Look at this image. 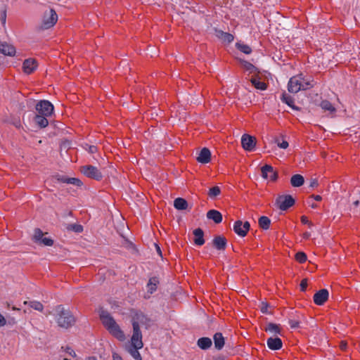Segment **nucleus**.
<instances>
[{"mask_svg": "<svg viewBox=\"0 0 360 360\" xmlns=\"http://www.w3.org/2000/svg\"><path fill=\"white\" fill-rule=\"evenodd\" d=\"M315 85V81L311 76L300 74L292 77L288 84L289 92L296 94L300 91L309 89Z\"/></svg>", "mask_w": 360, "mask_h": 360, "instance_id": "obj_1", "label": "nucleus"}, {"mask_svg": "<svg viewBox=\"0 0 360 360\" xmlns=\"http://www.w3.org/2000/svg\"><path fill=\"white\" fill-rule=\"evenodd\" d=\"M100 318L105 328L112 336L120 341L125 340L124 332L108 312L102 311L100 314Z\"/></svg>", "mask_w": 360, "mask_h": 360, "instance_id": "obj_2", "label": "nucleus"}, {"mask_svg": "<svg viewBox=\"0 0 360 360\" xmlns=\"http://www.w3.org/2000/svg\"><path fill=\"white\" fill-rule=\"evenodd\" d=\"M56 320L58 326L64 328H68L75 322V319L71 312L65 310L60 305L56 308Z\"/></svg>", "mask_w": 360, "mask_h": 360, "instance_id": "obj_3", "label": "nucleus"}, {"mask_svg": "<svg viewBox=\"0 0 360 360\" xmlns=\"http://www.w3.org/2000/svg\"><path fill=\"white\" fill-rule=\"evenodd\" d=\"M133 334L131 338V345L136 348H142L143 343L142 341V334L140 330L139 323L138 321L133 320Z\"/></svg>", "mask_w": 360, "mask_h": 360, "instance_id": "obj_4", "label": "nucleus"}, {"mask_svg": "<svg viewBox=\"0 0 360 360\" xmlns=\"http://www.w3.org/2000/svg\"><path fill=\"white\" fill-rule=\"evenodd\" d=\"M36 110L39 115L51 116L53 112V105L49 101H40L36 105Z\"/></svg>", "mask_w": 360, "mask_h": 360, "instance_id": "obj_5", "label": "nucleus"}, {"mask_svg": "<svg viewBox=\"0 0 360 360\" xmlns=\"http://www.w3.org/2000/svg\"><path fill=\"white\" fill-rule=\"evenodd\" d=\"M80 170L84 175L89 178L96 180H100L102 179V174L96 167L85 165L82 167Z\"/></svg>", "mask_w": 360, "mask_h": 360, "instance_id": "obj_6", "label": "nucleus"}, {"mask_svg": "<svg viewBox=\"0 0 360 360\" xmlns=\"http://www.w3.org/2000/svg\"><path fill=\"white\" fill-rule=\"evenodd\" d=\"M58 20V15L53 9H51L48 13H45L42 22L44 29H49L53 27Z\"/></svg>", "mask_w": 360, "mask_h": 360, "instance_id": "obj_7", "label": "nucleus"}, {"mask_svg": "<svg viewBox=\"0 0 360 360\" xmlns=\"http://www.w3.org/2000/svg\"><path fill=\"white\" fill-rule=\"evenodd\" d=\"M250 225L248 221H242L240 220H238L234 222L233 224V231L235 233L240 237H244L247 235L250 229Z\"/></svg>", "mask_w": 360, "mask_h": 360, "instance_id": "obj_8", "label": "nucleus"}, {"mask_svg": "<svg viewBox=\"0 0 360 360\" xmlns=\"http://www.w3.org/2000/svg\"><path fill=\"white\" fill-rule=\"evenodd\" d=\"M276 203L281 210H286L292 207L295 200L291 195H282L276 200Z\"/></svg>", "mask_w": 360, "mask_h": 360, "instance_id": "obj_9", "label": "nucleus"}, {"mask_svg": "<svg viewBox=\"0 0 360 360\" xmlns=\"http://www.w3.org/2000/svg\"><path fill=\"white\" fill-rule=\"evenodd\" d=\"M241 143L245 150L252 151L255 148V138L248 134H243L241 138Z\"/></svg>", "mask_w": 360, "mask_h": 360, "instance_id": "obj_10", "label": "nucleus"}, {"mask_svg": "<svg viewBox=\"0 0 360 360\" xmlns=\"http://www.w3.org/2000/svg\"><path fill=\"white\" fill-rule=\"evenodd\" d=\"M261 172L262 176L265 179L274 181L277 179L278 174L271 165H266L263 166L261 169Z\"/></svg>", "mask_w": 360, "mask_h": 360, "instance_id": "obj_11", "label": "nucleus"}, {"mask_svg": "<svg viewBox=\"0 0 360 360\" xmlns=\"http://www.w3.org/2000/svg\"><path fill=\"white\" fill-rule=\"evenodd\" d=\"M38 67V63L34 58H28L24 60L22 63L23 72L30 75L34 72Z\"/></svg>", "mask_w": 360, "mask_h": 360, "instance_id": "obj_12", "label": "nucleus"}, {"mask_svg": "<svg viewBox=\"0 0 360 360\" xmlns=\"http://www.w3.org/2000/svg\"><path fill=\"white\" fill-rule=\"evenodd\" d=\"M329 292L326 289H321L314 295V302L317 305H323L328 299Z\"/></svg>", "mask_w": 360, "mask_h": 360, "instance_id": "obj_13", "label": "nucleus"}, {"mask_svg": "<svg viewBox=\"0 0 360 360\" xmlns=\"http://www.w3.org/2000/svg\"><path fill=\"white\" fill-rule=\"evenodd\" d=\"M15 48L6 42L0 41V53L8 56H13L15 54Z\"/></svg>", "mask_w": 360, "mask_h": 360, "instance_id": "obj_14", "label": "nucleus"}, {"mask_svg": "<svg viewBox=\"0 0 360 360\" xmlns=\"http://www.w3.org/2000/svg\"><path fill=\"white\" fill-rule=\"evenodd\" d=\"M211 159V152L207 148H203L199 153V155L197 158L198 162L202 164H207L210 161Z\"/></svg>", "mask_w": 360, "mask_h": 360, "instance_id": "obj_15", "label": "nucleus"}, {"mask_svg": "<svg viewBox=\"0 0 360 360\" xmlns=\"http://www.w3.org/2000/svg\"><path fill=\"white\" fill-rule=\"evenodd\" d=\"M268 347L271 350H278L282 347V340L279 338H269L266 340Z\"/></svg>", "mask_w": 360, "mask_h": 360, "instance_id": "obj_16", "label": "nucleus"}, {"mask_svg": "<svg viewBox=\"0 0 360 360\" xmlns=\"http://www.w3.org/2000/svg\"><path fill=\"white\" fill-rule=\"evenodd\" d=\"M194 243L195 245L201 246L205 243L203 231L200 229H195L193 231Z\"/></svg>", "mask_w": 360, "mask_h": 360, "instance_id": "obj_17", "label": "nucleus"}, {"mask_svg": "<svg viewBox=\"0 0 360 360\" xmlns=\"http://www.w3.org/2000/svg\"><path fill=\"white\" fill-rule=\"evenodd\" d=\"M207 217L212 220L216 224H219L222 221V214L216 210H210L207 213Z\"/></svg>", "mask_w": 360, "mask_h": 360, "instance_id": "obj_18", "label": "nucleus"}, {"mask_svg": "<svg viewBox=\"0 0 360 360\" xmlns=\"http://www.w3.org/2000/svg\"><path fill=\"white\" fill-rule=\"evenodd\" d=\"M214 246L219 250H224L226 246V239L221 236H216L213 239Z\"/></svg>", "mask_w": 360, "mask_h": 360, "instance_id": "obj_19", "label": "nucleus"}, {"mask_svg": "<svg viewBox=\"0 0 360 360\" xmlns=\"http://www.w3.org/2000/svg\"><path fill=\"white\" fill-rule=\"evenodd\" d=\"M212 342L210 338H200L197 341V345L203 350L209 349L212 346Z\"/></svg>", "mask_w": 360, "mask_h": 360, "instance_id": "obj_20", "label": "nucleus"}, {"mask_svg": "<svg viewBox=\"0 0 360 360\" xmlns=\"http://www.w3.org/2000/svg\"><path fill=\"white\" fill-rule=\"evenodd\" d=\"M217 37L224 42L231 43L233 41L234 37L233 34L223 32L221 30H217L216 32Z\"/></svg>", "mask_w": 360, "mask_h": 360, "instance_id": "obj_21", "label": "nucleus"}, {"mask_svg": "<svg viewBox=\"0 0 360 360\" xmlns=\"http://www.w3.org/2000/svg\"><path fill=\"white\" fill-rule=\"evenodd\" d=\"M214 347L217 349L220 350L224 345V338L221 333H217L214 335Z\"/></svg>", "mask_w": 360, "mask_h": 360, "instance_id": "obj_22", "label": "nucleus"}, {"mask_svg": "<svg viewBox=\"0 0 360 360\" xmlns=\"http://www.w3.org/2000/svg\"><path fill=\"white\" fill-rule=\"evenodd\" d=\"M241 67L244 69L245 71L248 72L250 74L257 72V68L250 63L248 61L240 60Z\"/></svg>", "mask_w": 360, "mask_h": 360, "instance_id": "obj_23", "label": "nucleus"}, {"mask_svg": "<svg viewBox=\"0 0 360 360\" xmlns=\"http://www.w3.org/2000/svg\"><path fill=\"white\" fill-rule=\"evenodd\" d=\"M304 177L300 174H295L290 179V184L294 187H300L304 184Z\"/></svg>", "mask_w": 360, "mask_h": 360, "instance_id": "obj_24", "label": "nucleus"}, {"mask_svg": "<svg viewBox=\"0 0 360 360\" xmlns=\"http://www.w3.org/2000/svg\"><path fill=\"white\" fill-rule=\"evenodd\" d=\"M174 206L176 210H184L188 207L187 201L181 198H178L174 201Z\"/></svg>", "mask_w": 360, "mask_h": 360, "instance_id": "obj_25", "label": "nucleus"}, {"mask_svg": "<svg viewBox=\"0 0 360 360\" xmlns=\"http://www.w3.org/2000/svg\"><path fill=\"white\" fill-rule=\"evenodd\" d=\"M47 117L48 116L37 114L34 117V120L39 127L44 128L49 124Z\"/></svg>", "mask_w": 360, "mask_h": 360, "instance_id": "obj_26", "label": "nucleus"}, {"mask_svg": "<svg viewBox=\"0 0 360 360\" xmlns=\"http://www.w3.org/2000/svg\"><path fill=\"white\" fill-rule=\"evenodd\" d=\"M320 106L323 110L328 111L330 114L335 113L336 111L333 105L327 100L322 101L320 103Z\"/></svg>", "mask_w": 360, "mask_h": 360, "instance_id": "obj_27", "label": "nucleus"}, {"mask_svg": "<svg viewBox=\"0 0 360 360\" xmlns=\"http://www.w3.org/2000/svg\"><path fill=\"white\" fill-rule=\"evenodd\" d=\"M140 349L141 348L129 346L127 350L135 360H142L141 354L139 352Z\"/></svg>", "mask_w": 360, "mask_h": 360, "instance_id": "obj_28", "label": "nucleus"}, {"mask_svg": "<svg viewBox=\"0 0 360 360\" xmlns=\"http://www.w3.org/2000/svg\"><path fill=\"white\" fill-rule=\"evenodd\" d=\"M158 283V280L157 278L153 277L150 278L147 285V290L150 294L153 293L156 290Z\"/></svg>", "mask_w": 360, "mask_h": 360, "instance_id": "obj_29", "label": "nucleus"}, {"mask_svg": "<svg viewBox=\"0 0 360 360\" xmlns=\"http://www.w3.org/2000/svg\"><path fill=\"white\" fill-rule=\"evenodd\" d=\"M258 223L260 228L264 230H267L270 226L271 220L269 217L262 216L259 219Z\"/></svg>", "mask_w": 360, "mask_h": 360, "instance_id": "obj_30", "label": "nucleus"}, {"mask_svg": "<svg viewBox=\"0 0 360 360\" xmlns=\"http://www.w3.org/2000/svg\"><path fill=\"white\" fill-rule=\"evenodd\" d=\"M250 81L252 85L257 89L264 91L266 90L267 88V85L266 84V83H264V82H261L256 78H252Z\"/></svg>", "mask_w": 360, "mask_h": 360, "instance_id": "obj_31", "label": "nucleus"}, {"mask_svg": "<svg viewBox=\"0 0 360 360\" xmlns=\"http://www.w3.org/2000/svg\"><path fill=\"white\" fill-rule=\"evenodd\" d=\"M24 304H29V306L31 308H32L37 311H41L44 308L42 304L38 301H30L29 302H25Z\"/></svg>", "mask_w": 360, "mask_h": 360, "instance_id": "obj_32", "label": "nucleus"}, {"mask_svg": "<svg viewBox=\"0 0 360 360\" xmlns=\"http://www.w3.org/2000/svg\"><path fill=\"white\" fill-rule=\"evenodd\" d=\"M236 46L239 51L245 54H250L252 53V49L247 44L237 43Z\"/></svg>", "mask_w": 360, "mask_h": 360, "instance_id": "obj_33", "label": "nucleus"}, {"mask_svg": "<svg viewBox=\"0 0 360 360\" xmlns=\"http://www.w3.org/2000/svg\"><path fill=\"white\" fill-rule=\"evenodd\" d=\"M266 331L270 332L271 333H280L279 326L275 323H270L266 327Z\"/></svg>", "mask_w": 360, "mask_h": 360, "instance_id": "obj_34", "label": "nucleus"}, {"mask_svg": "<svg viewBox=\"0 0 360 360\" xmlns=\"http://www.w3.org/2000/svg\"><path fill=\"white\" fill-rule=\"evenodd\" d=\"M67 229L75 233H81L83 231V226L78 224H70L68 225Z\"/></svg>", "mask_w": 360, "mask_h": 360, "instance_id": "obj_35", "label": "nucleus"}, {"mask_svg": "<svg viewBox=\"0 0 360 360\" xmlns=\"http://www.w3.org/2000/svg\"><path fill=\"white\" fill-rule=\"evenodd\" d=\"M221 193V190L219 186H214L211 188L208 192V195L210 198H214Z\"/></svg>", "mask_w": 360, "mask_h": 360, "instance_id": "obj_36", "label": "nucleus"}, {"mask_svg": "<svg viewBox=\"0 0 360 360\" xmlns=\"http://www.w3.org/2000/svg\"><path fill=\"white\" fill-rule=\"evenodd\" d=\"M44 233L41 231V229H36L34 230V236H33V238H34V240L36 242V243H39L41 239L44 237Z\"/></svg>", "mask_w": 360, "mask_h": 360, "instance_id": "obj_37", "label": "nucleus"}, {"mask_svg": "<svg viewBox=\"0 0 360 360\" xmlns=\"http://www.w3.org/2000/svg\"><path fill=\"white\" fill-rule=\"evenodd\" d=\"M295 259L297 262L302 264L307 261V257L305 253L300 252L295 255Z\"/></svg>", "mask_w": 360, "mask_h": 360, "instance_id": "obj_38", "label": "nucleus"}, {"mask_svg": "<svg viewBox=\"0 0 360 360\" xmlns=\"http://www.w3.org/2000/svg\"><path fill=\"white\" fill-rule=\"evenodd\" d=\"M38 243L45 246H52L53 245V240L51 238L44 236Z\"/></svg>", "mask_w": 360, "mask_h": 360, "instance_id": "obj_39", "label": "nucleus"}, {"mask_svg": "<svg viewBox=\"0 0 360 360\" xmlns=\"http://www.w3.org/2000/svg\"><path fill=\"white\" fill-rule=\"evenodd\" d=\"M282 101H283V102H284L285 103H286L288 105H289L290 107H292L294 103L293 99L290 96H288L285 94H283Z\"/></svg>", "mask_w": 360, "mask_h": 360, "instance_id": "obj_40", "label": "nucleus"}, {"mask_svg": "<svg viewBox=\"0 0 360 360\" xmlns=\"http://www.w3.org/2000/svg\"><path fill=\"white\" fill-rule=\"evenodd\" d=\"M65 181H66V184H72V185H75L77 186H80L82 184V181L79 179H77V178H68Z\"/></svg>", "mask_w": 360, "mask_h": 360, "instance_id": "obj_41", "label": "nucleus"}, {"mask_svg": "<svg viewBox=\"0 0 360 360\" xmlns=\"http://www.w3.org/2000/svg\"><path fill=\"white\" fill-rule=\"evenodd\" d=\"M276 143H277L279 148L283 149H286L289 146L288 142L286 141H283L282 142H280L278 140H276Z\"/></svg>", "mask_w": 360, "mask_h": 360, "instance_id": "obj_42", "label": "nucleus"}, {"mask_svg": "<svg viewBox=\"0 0 360 360\" xmlns=\"http://www.w3.org/2000/svg\"><path fill=\"white\" fill-rule=\"evenodd\" d=\"M269 304L266 302H262L261 304V307H260V309H261V311L263 313V314H268L269 313V311H268V309H269Z\"/></svg>", "mask_w": 360, "mask_h": 360, "instance_id": "obj_43", "label": "nucleus"}, {"mask_svg": "<svg viewBox=\"0 0 360 360\" xmlns=\"http://www.w3.org/2000/svg\"><path fill=\"white\" fill-rule=\"evenodd\" d=\"M301 222L304 224H308L309 227L313 226V224L310 222L306 216L301 217Z\"/></svg>", "mask_w": 360, "mask_h": 360, "instance_id": "obj_44", "label": "nucleus"}, {"mask_svg": "<svg viewBox=\"0 0 360 360\" xmlns=\"http://www.w3.org/2000/svg\"><path fill=\"white\" fill-rule=\"evenodd\" d=\"M307 287V281L306 279H303L300 283V290L301 291H305Z\"/></svg>", "mask_w": 360, "mask_h": 360, "instance_id": "obj_45", "label": "nucleus"}, {"mask_svg": "<svg viewBox=\"0 0 360 360\" xmlns=\"http://www.w3.org/2000/svg\"><path fill=\"white\" fill-rule=\"evenodd\" d=\"M6 323V321L4 316L0 314V327L5 326Z\"/></svg>", "mask_w": 360, "mask_h": 360, "instance_id": "obj_46", "label": "nucleus"}, {"mask_svg": "<svg viewBox=\"0 0 360 360\" xmlns=\"http://www.w3.org/2000/svg\"><path fill=\"white\" fill-rule=\"evenodd\" d=\"M112 360H123L122 356L117 353L112 354Z\"/></svg>", "mask_w": 360, "mask_h": 360, "instance_id": "obj_47", "label": "nucleus"}, {"mask_svg": "<svg viewBox=\"0 0 360 360\" xmlns=\"http://www.w3.org/2000/svg\"><path fill=\"white\" fill-rule=\"evenodd\" d=\"M96 150H97V148L96 146H89V151L91 153H94L95 152H96Z\"/></svg>", "mask_w": 360, "mask_h": 360, "instance_id": "obj_48", "label": "nucleus"}, {"mask_svg": "<svg viewBox=\"0 0 360 360\" xmlns=\"http://www.w3.org/2000/svg\"><path fill=\"white\" fill-rule=\"evenodd\" d=\"M67 352H68L70 355H71V356H75V351H74V350H72V349H70V348H68V349H67Z\"/></svg>", "mask_w": 360, "mask_h": 360, "instance_id": "obj_49", "label": "nucleus"}, {"mask_svg": "<svg viewBox=\"0 0 360 360\" xmlns=\"http://www.w3.org/2000/svg\"><path fill=\"white\" fill-rule=\"evenodd\" d=\"M313 198L316 201H321L322 200V197L319 195H313Z\"/></svg>", "mask_w": 360, "mask_h": 360, "instance_id": "obj_50", "label": "nucleus"}, {"mask_svg": "<svg viewBox=\"0 0 360 360\" xmlns=\"http://www.w3.org/2000/svg\"><path fill=\"white\" fill-rule=\"evenodd\" d=\"M310 236H311V234L309 232H305V233H303V238L304 239H308V238H310Z\"/></svg>", "mask_w": 360, "mask_h": 360, "instance_id": "obj_51", "label": "nucleus"}, {"mask_svg": "<svg viewBox=\"0 0 360 360\" xmlns=\"http://www.w3.org/2000/svg\"><path fill=\"white\" fill-rule=\"evenodd\" d=\"M68 178V177H65V176H60L58 179V181H61V182H63V183H66V181Z\"/></svg>", "mask_w": 360, "mask_h": 360, "instance_id": "obj_52", "label": "nucleus"}, {"mask_svg": "<svg viewBox=\"0 0 360 360\" xmlns=\"http://www.w3.org/2000/svg\"><path fill=\"white\" fill-rule=\"evenodd\" d=\"M340 347L341 349L344 350V349H346V347H347V343H346V342H342L340 343Z\"/></svg>", "mask_w": 360, "mask_h": 360, "instance_id": "obj_53", "label": "nucleus"}, {"mask_svg": "<svg viewBox=\"0 0 360 360\" xmlns=\"http://www.w3.org/2000/svg\"><path fill=\"white\" fill-rule=\"evenodd\" d=\"M298 323L297 322H293L291 323V327L292 328H296L297 326Z\"/></svg>", "mask_w": 360, "mask_h": 360, "instance_id": "obj_54", "label": "nucleus"}, {"mask_svg": "<svg viewBox=\"0 0 360 360\" xmlns=\"http://www.w3.org/2000/svg\"><path fill=\"white\" fill-rule=\"evenodd\" d=\"M311 206L312 208H316L317 207L316 204L315 203H312Z\"/></svg>", "mask_w": 360, "mask_h": 360, "instance_id": "obj_55", "label": "nucleus"}, {"mask_svg": "<svg viewBox=\"0 0 360 360\" xmlns=\"http://www.w3.org/2000/svg\"><path fill=\"white\" fill-rule=\"evenodd\" d=\"M12 309H13V310H18H18H20V309H19V308H17V307H12Z\"/></svg>", "mask_w": 360, "mask_h": 360, "instance_id": "obj_56", "label": "nucleus"}, {"mask_svg": "<svg viewBox=\"0 0 360 360\" xmlns=\"http://www.w3.org/2000/svg\"><path fill=\"white\" fill-rule=\"evenodd\" d=\"M316 184V181H314L311 184V186H314V185H315Z\"/></svg>", "mask_w": 360, "mask_h": 360, "instance_id": "obj_57", "label": "nucleus"}, {"mask_svg": "<svg viewBox=\"0 0 360 360\" xmlns=\"http://www.w3.org/2000/svg\"><path fill=\"white\" fill-rule=\"evenodd\" d=\"M354 204H355V205H357L359 204V201H356V202H354Z\"/></svg>", "mask_w": 360, "mask_h": 360, "instance_id": "obj_58", "label": "nucleus"}]
</instances>
